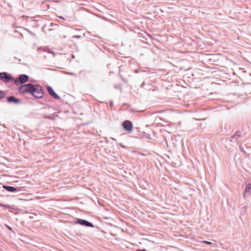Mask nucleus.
<instances>
[{
	"instance_id": "obj_1",
	"label": "nucleus",
	"mask_w": 251,
	"mask_h": 251,
	"mask_svg": "<svg viewBox=\"0 0 251 251\" xmlns=\"http://www.w3.org/2000/svg\"><path fill=\"white\" fill-rule=\"evenodd\" d=\"M39 84H33L31 83H28L26 84L22 85L19 89V91L20 94L23 95L25 94H30L31 95H34L36 93L37 89L40 87Z\"/></svg>"
},
{
	"instance_id": "obj_2",
	"label": "nucleus",
	"mask_w": 251,
	"mask_h": 251,
	"mask_svg": "<svg viewBox=\"0 0 251 251\" xmlns=\"http://www.w3.org/2000/svg\"><path fill=\"white\" fill-rule=\"evenodd\" d=\"M0 80L5 83H7L10 81H14V77L7 72H2L0 73Z\"/></svg>"
},
{
	"instance_id": "obj_3",
	"label": "nucleus",
	"mask_w": 251,
	"mask_h": 251,
	"mask_svg": "<svg viewBox=\"0 0 251 251\" xmlns=\"http://www.w3.org/2000/svg\"><path fill=\"white\" fill-rule=\"evenodd\" d=\"M29 79V76L25 74L21 75L16 79L14 78V82L16 85L23 84L26 82Z\"/></svg>"
},
{
	"instance_id": "obj_4",
	"label": "nucleus",
	"mask_w": 251,
	"mask_h": 251,
	"mask_svg": "<svg viewBox=\"0 0 251 251\" xmlns=\"http://www.w3.org/2000/svg\"><path fill=\"white\" fill-rule=\"evenodd\" d=\"M251 196V184L248 183L246 185L243 197L244 199H246L247 197Z\"/></svg>"
},
{
	"instance_id": "obj_5",
	"label": "nucleus",
	"mask_w": 251,
	"mask_h": 251,
	"mask_svg": "<svg viewBox=\"0 0 251 251\" xmlns=\"http://www.w3.org/2000/svg\"><path fill=\"white\" fill-rule=\"evenodd\" d=\"M123 128L128 132L132 131L133 128V125L132 123L128 120H126L123 123Z\"/></svg>"
},
{
	"instance_id": "obj_6",
	"label": "nucleus",
	"mask_w": 251,
	"mask_h": 251,
	"mask_svg": "<svg viewBox=\"0 0 251 251\" xmlns=\"http://www.w3.org/2000/svg\"><path fill=\"white\" fill-rule=\"evenodd\" d=\"M47 90L50 96L55 100H59L60 97L54 92L52 88L50 86L46 87Z\"/></svg>"
},
{
	"instance_id": "obj_7",
	"label": "nucleus",
	"mask_w": 251,
	"mask_h": 251,
	"mask_svg": "<svg viewBox=\"0 0 251 251\" xmlns=\"http://www.w3.org/2000/svg\"><path fill=\"white\" fill-rule=\"evenodd\" d=\"M33 97H34L35 98L37 99H41L44 96V92L43 90V88L41 86H40V87L38 88V89H37V91H36V93L34 94V95H32Z\"/></svg>"
},
{
	"instance_id": "obj_8",
	"label": "nucleus",
	"mask_w": 251,
	"mask_h": 251,
	"mask_svg": "<svg viewBox=\"0 0 251 251\" xmlns=\"http://www.w3.org/2000/svg\"><path fill=\"white\" fill-rule=\"evenodd\" d=\"M7 101L8 103H14L16 104H19L21 103V100L18 99L16 98L14 96H11L7 98Z\"/></svg>"
},
{
	"instance_id": "obj_9",
	"label": "nucleus",
	"mask_w": 251,
	"mask_h": 251,
	"mask_svg": "<svg viewBox=\"0 0 251 251\" xmlns=\"http://www.w3.org/2000/svg\"><path fill=\"white\" fill-rule=\"evenodd\" d=\"M79 225L86 226V227H93L94 226L93 224L92 223H91L87 220H85L84 219H79Z\"/></svg>"
},
{
	"instance_id": "obj_10",
	"label": "nucleus",
	"mask_w": 251,
	"mask_h": 251,
	"mask_svg": "<svg viewBox=\"0 0 251 251\" xmlns=\"http://www.w3.org/2000/svg\"><path fill=\"white\" fill-rule=\"evenodd\" d=\"M3 188L9 192H16L20 190L19 188H16L11 186L3 185Z\"/></svg>"
},
{
	"instance_id": "obj_11",
	"label": "nucleus",
	"mask_w": 251,
	"mask_h": 251,
	"mask_svg": "<svg viewBox=\"0 0 251 251\" xmlns=\"http://www.w3.org/2000/svg\"><path fill=\"white\" fill-rule=\"evenodd\" d=\"M240 136H241V132L238 131V132H236L235 133H234L232 136H231L230 141H232L234 139L235 141H236L240 137Z\"/></svg>"
},
{
	"instance_id": "obj_12",
	"label": "nucleus",
	"mask_w": 251,
	"mask_h": 251,
	"mask_svg": "<svg viewBox=\"0 0 251 251\" xmlns=\"http://www.w3.org/2000/svg\"><path fill=\"white\" fill-rule=\"evenodd\" d=\"M58 113H57V112H55V113H53L52 115L46 116L45 117V118L47 119H50L51 120H54L55 119V117L58 116Z\"/></svg>"
},
{
	"instance_id": "obj_13",
	"label": "nucleus",
	"mask_w": 251,
	"mask_h": 251,
	"mask_svg": "<svg viewBox=\"0 0 251 251\" xmlns=\"http://www.w3.org/2000/svg\"><path fill=\"white\" fill-rule=\"evenodd\" d=\"M5 93L2 91L0 90V100L3 99L5 97Z\"/></svg>"
},
{
	"instance_id": "obj_14",
	"label": "nucleus",
	"mask_w": 251,
	"mask_h": 251,
	"mask_svg": "<svg viewBox=\"0 0 251 251\" xmlns=\"http://www.w3.org/2000/svg\"><path fill=\"white\" fill-rule=\"evenodd\" d=\"M0 207H4L5 208L10 209V206L9 205H6L4 204H2L0 203Z\"/></svg>"
},
{
	"instance_id": "obj_15",
	"label": "nucleus",
	"mask_w": 251,
	"mask_h": 251,
	"mask_svg": "<svg viewBox=\"0 0 251 251\" xmlns=\"http://www.w3.org/2000/svg\"><path fill=\"white\" fill-rule=\"evenodd\" d=\"M247 209V206L246 205L242 207V210H241V213L245 214L246 212Z\"/></svg>"
},
{
	"instance_id": "obj_16",
	"label": "nucleus",
	"mask_w": 251,
	"mask_h": 251,
	"mask_svg": "<svg viewBox=\"0 0 251 251\" xmlns=\"http://www.w3.org/2000/svg\"><path fill=\"white\" fill-rule=\"evenodd\" d=\"M114 88H116V89H119L121 91L122 90V87H121V85L120 84L115 85L114 86Z\"/></svg>"
},
{
	"instance_id": "obj_17",
	"label": "nucleus",
	"mask_w": 251,
	"mask_h": 251,
	"mask_svg": "<svg viewBox=\"0 0 251 251\" xmlns=\"http://www.w3.org/2000/svg\"><path fill=\"white\" fill-rule=\"evenodd\" d=\"M37 50L38 51H40V50H42V51H45V50L43 48H41V47H40V48H38Z\"/></svg>"
},
{
	"instance_id": "obj_18",
	"label": "nucleus",
	"mask_w": 251,
	"mask_h": 251,
	"mask_svg": "<svg viewBox=\"0 0 251 251\" xmlns=\"http://www.w3.org/2000/svg\"><path fill=\"white\" fill-rule=\"evenodd\" d=\"M203 242L206 244H208V245H210L211 244V243L210 242L207 241H203Z\"/></svg>"
},
{
	"instance_id": "obj_19",
	"label": "nucleus",
	"mask_w": 251,
	"mask_h": 251,
	"mask_svg": "<svg viewBox=\"0 0 251 251\" xmlns=\"http://www.w3.org/2000/svg\"><path fill=\"white\" fill-rule=\"evenodd\" d=\"M6 226L7 228L8 229H9V230H12V227H10V226H8V225H6Z\"/></svg>"
},
{
	"instance_id": "obj_20",
	"label": "nucleus",
	"mask_w": 251,
	"mask_h": 251,
	"mask_svg": "<svg viewBox=\"0 0 251 251\" xmlns=\"http://www.w3.org/2000/svg\"><path fill=\"white\" fill-rule=\"evenodd\" d=\"M67 74H68V75H75V74L74 73H69V72H66V73Z\"/></svg>"
},
{
	"instance_id": "obj_21",
	"label": "nucleus",
	"mask_w": 251,
	"mask_h": 251,
	"mask_svg": "<svg viewBox=\"0 0 251 251\" xmlns=\"http://www.w3.org/2000/svg\"><path fill=\"white\" fill-rule=\"evenodd\" d=\"M137 251H147L145 249H143V250H137Z\"/></svg>"
},
{
	"instance_id": "obj_22",
	"label": "nucleus",
	"mask_w": 251,
	"mask_h": 251,
	"mask_svg": "<svg viewBox=\"0 0 251 251\" xmlns=\"http://www.w3.org/2000/svg\"><path fill=\"white\" fill-rule=\"evenodd\" d=\"M75 222H76V224H78V223H79L78 219H77L76 220Z\"/></svg>"
},
{
	"instance_id": "obj_23",
	"label": "nucleus",
	"mask_w": 251,
	"mask_h": 251,
	"mask_svg": "<svg viewBox=\"0 0 251 251\" xmlns=\"http://www.w3.org/2000/svg\"><path fill=\"white\" fill-rule=\"evenodd\" d=\"M74 37H75V38H78V35H75V36H74Z\"/></svg>"
},
{
	"instance_id": "obj_24",
	"label": "nucleus",
	"mask_w": 251,
	"mask_h": 251,
	"mask_svg": "<svg viewBox=\"0 0 251 251\" xmlns=\"http://www.w3.org/2000/svg\"><path fill=\"white\" fill-rule=\"evenodd\" d=\"M59 18L61 19H63V20H65L64 18L62 16H60L59 17Z\"/></svg>"
},
{
	"instance_id": "obj_25",
	"label": "nucleus",
	"mask_w": 251,
	"mask_h": 251,
	"mask_svg": "<svg viewBox=\"0 0 251 251\" xmlns=\"http://www.w3.org/2000/svg\"><path fill=\"white\" fill-rule=\"evenodd\" d=\"M110 138H111V139H112L113 140L116 141V139H114V138L111 137Z\"/></svg>"
},
{
	"instance_id": "obj_26",
	"label": "nucleus",
	"mask_w": 251,
	"mask_h": 251,
	"mask_svg": "<svg viewBox=\"0 0 251 251\" xmlns=\"http://www.w3.org/2000/svg\"><path fill=\"white\" fill-rule=\"evenodd\" d=\"M110 104L111 106H112L113 105V102L112 101L110 102Z\"/></svg>"
},
{
	"instance_id": "obj_27",
	"label": "nucleus",
	"mask_w": 251,
	"mask_h": 251,
	"mask_svg": "<svg viewBox=\"0 0 251 251\" xmlns=\"http://www.w3.org/2000/svg\"><path fill=\"white\" fill-rule=\"evenodd\" d=\"M120 146L123 148H124V147L123 146V145H120Z\"/></svg>"
},
{
	"instance_id": "obj_28",
	"label": "nucleus",
	"mask_w": 251,
	"mask_h": 251,
	"mask_svg": "<svg viewBox=\"0 0 251 251\" xmlns=\"http://www.w3.org/2000/svg\"><path fill=\"white\" fill-rule=\"evenodd\" d=\"M72 57H73V58H74V57H75V56H74V55H73V54H72Z\"/></svg>"
},
{
	"instance_id": "obj_29",
	"label": "nucleus",
	"mask_w": 251,
	"mask_h": 251,
	"mask_svg": "<svg viewBox=\"0 0 251 251\" xmlns=\"http://www.w3.org/2000/svg\"><path fill=\"white\" fill-rule=\"evenodd\" d=\"M82 8H79V10H80V9H81Z\"/></svg>"
}]
</instances>
